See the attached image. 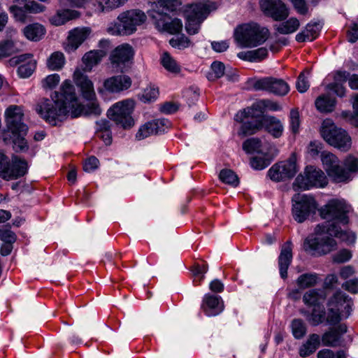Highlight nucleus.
I'll use <instances>...</instances> for the list:
<instances>
[{"instance_id": "19", "label": "nucleus", "mask_w": 358, "mask_h": 358, "mask_svg": "<svg viewBox=\"0 0 358 358\" xmlns=\"http://www.w3.org/2000/svg\"><path fill=\"white\" fill-rule=\"evenodd\" d=\"M134 56V50L129 44L117 46L110 54V60L112 66L117 71H122L125 64L129 62Z\"/></svg>"}, {"instance_id": "2", "label": "nucleus", "mask_w": 358, "mask_h": 358, "mask_svg": "<svg viewBox=\"0 0 358 358\" xmlns=\"http://www.w3.org/2000/svg\"><path fill=\"white\" fill-rule=\"evenodd\" d=\"M4 117L8 130L12 134L13 149L15 152H24L28 150L25 139L28 127L23 122L24 111L20 106L10 105L4 112Z\"/></svg>"}, {"instance_id": "62", "label": "nucleus", "mask_w": 358, "mask_h": 358, "mask_svg": "<svg viewBox=\"0 0 358 358\" xmlns=\"http://www.w3.org/2000/svg\"><path fill=\"white\" fill-rule=\"evenodd\" d=\"M0 238L6 244H12L15 241L16 236L10 229L5 227L0 229Z\"/></svg>"}, {"instance_id": "44", "label": "nucleus", "mask_w": 358, "mask_h": 358, "mask_svg": "<svg viewBox=\"0 0 358 358\" xmlns=\"http://www.w3.org/2000/svg\"><path fill=\"white\" fill-rule=\"evenodd\" d=\"M292 332L296 339L303 338L306 334V327L301 319H294L291 323Z\"/></svg>"}, {"instance_id": "17", "label": "nucleus", "mask_w": 358, "mask_h": 358, "mask_svg": "<svg viewBox=\"0 0 358 358\" xmlns=\"http://www.w3.org/2000/svg\"><path fill=\"white\" fill-rule=\"evenodd\" d=\"M260 6L266 15L275 21H283L289 15V8L281 0H261Z\"/></svg>"}, {"instance_id": "40", "label": "nucleus", "mask_w": 358, "mask_h": 358, "mask_svg": "<svg viewBox=\"0 0 358 358\" xmlns=\"http://www.w3.org/2000/svg\"><path fill=\"white\" fill-rule=\"evenodd\" d=\"M66 62L65 57L62 52L57 51L50 55L47 60V66L51 71H59L63 68Z\"/></svg>"}, {"instance_id": "35", "label": "nucleus", "mask_w": 358, "mask_h": 358, "mask_svg": "<svg viewBox=\"0 0 358 358\" xmlns=\"http://www.w3.org/2000/svg\"><path fill=\"white\" fill-rule=\"evenodd\" d=\"M106 55L103 50H91L83 57V62L85 64L84 71H90L93 66L98 64Z\"/></svg>"}, {"instance_id": "30", "label": "nucleus", "mask_w": 358, "mask_h": 358, "mask_svg": "<svg viewBox=\"0 0 358 358\" xmlns=\"http://www.w3.org/2000/svg\"><path fill=\"white\" fill-rule=\"evenodd\" d=\"M80 13L71 9L58 10L56 13L50 17V22L54 26H61L69 20L78 18Z\"/></svg>"}, {"instance_id": "18", "label": "nucleus", "mask_w": 358, "mask_h": 358, "mask_svg": "<svg viewBox=\"0 0 358 358\" xmlns=\"http://www.w3.org/2000/svg\"><path fill=\"white\" fill-rule=\"evenodd\" d=\"M281 109L282 107L278 102L269 99H262L253 103L251 107L239 111L235 116V120L242 122L245 117H255L256 111L262 113L265 110L278 111Z\"/></svg>"}, {"instance_id": "13", "label": "nucleus", "mask_w": 358, "mask_h": 358, "mask_svg": "<svg viewBox=\"0 0 358 358\" xmlns=\"http://www.w3.org/2000/svg\"><path fill=\"white\" fill-rule=\"evenodd\" d=\"M27 163L17 156H13L11 162L3 153L0 152V177L6 180L17 179L27 171Z\"/></svg>"}, {"instance_id": "49", "label": "nucleus", "mask_w": 358, "mask_h": 358, "mask_svg": "<svg viewBox=\"0 0 358 358\" xmlns=\"http://www.w3.org/2000/svg\"><path fill=\"white\" fill-rule=\"evenodd\" d=\"M261 146V141L257 138H249L243 143V149L247 153L260 152Z\"/></svg>"}, {"instance_id": "20", "label": "nucleus", "mask_w": 358, "mask_h": 358, "mask_svg": "<svg viewBox=\"0 0 358 358\" xmlns=\"http://www.w3.org/2000/svg\"><path fill=\"white\" fill-rule=\"evenodd\" d=\"M73 78L76 85L79 88L83 99L85 100L96 99L94 83L87 75L83 73L80 69H76L74 71Z\"/></svg>"}, {"instance_id": "9", "label": "nucleus", "mask_w": 358, "mask_h": 358, "mask_svg": "<svg viewBox=\"0 0 358 358\" xmlns=\"http://www.w3.org/2000/svg\"><path fill=\"white\" fill-rule=\"evenodd\" d=\"M352 306L351 298L345 293L336 292L328 302V322L336 324L343 317L347 318L352 310Z\"/></svg>"}, {"instance_id": "47", "label": "nucleus", "mask_w": 358, "mask_h": 358, "mask_svg": "<svg viewBox=\"0 0 358 358\" xmlns=\"http://www.w3.org/2000/svg\"><path fill=\"white\" fill-rule=\"evenodd\" d=\"M180 5V0H158L157 2L153 3L152 8H163L166 10H176Z\"/></svg>"}, {"instance_id": "58", "label": "nucleus", "mask_w": 358, "mask_h": 358, "mask_svg": "<svg viewBox=\"0 0 358 358\" xmlns=\"http://www.w3.org/2000/svg\"><path fill=\"white\" fill-rule=\"evenodd\" d=\"M271 164V159L264 157H254L250 161L251 166L256 170H262Z\"/></svg>"}, {"instance_id": "50", "label": "nucleus", "mask_w": 358, "mask_h": 358, "mask_svg": "<svg viewBox=\"0 0 358 358\" xmlns=\"http://www.w3.org/2000/svg\"><path fill=\"white\" fill-rule=\"evenodd\" d=\"M36 68V62L34 59H29L27 62L19 66L17 73L21 78H28L34 72Z\"/></svg>"}, {"instance_id": "26", "label": "nucleus", "mask_w": 358, "mask_h": 358, "mask_svg": "<svg viewBox=\"0 0 358 358\" xmlns=\"http://www.w3.org/2000/svg\"><path fill=\"white\" fill-rule=\"evenodd\" d=\"M344 168L341 166L340 182H348L352 180L355 175L358 173V157L348 155L343 161Z\"/></svg>"}, {"instance_id": "1", "label": "nucleus", "mask_w": 358, "mask_h": 358, "mask_svg": "<svg viewBox=\"0 0 358 358\" xmlns=\"http://www.w3.org/2000/svg\"><path fill=\"white\" fill-rule=\"evenodd\" d=\"M88 101L90 102L86 106L80 103L74 86L70 80H66L62 84L59 92H55L52 100H39L35 110L43 119L52 125H56L57 121L61 122L67 114L73 118L81 115H101L102 110L97 99Z\"/></svg>"}, {"instance_id": "53", "label": "nucleus", "mask_w": 358, "mask_h": 358, "mask_svg": "<svg viewBox=\"0 0 358 358\" xmlns=\"http://www.w3.org/2000/svg\"><path fill=\"white\" fill-rule=\"evenodd\" d=\"M155 131L152 121L148 122L139 128L136 133V138L138 140L144 139L151 135L156 134Z\"/></svg>"}, {"instance_id": "27", "label": "nucleus", "mask_w": 358, "mask_h": 358, "mask_svg": "<svg viewBox=\"0 0 358 358\" xmlns=\"http://www.w3.org/2000/svg\"><path fill=\"white\" fill-rule=\"evenodd\" d=\"M292 259V248L290 241H287L282 247L278 257V266L280 274L282 278L285 279L287 276V269Z\"/></svg>"}, {"instance_id": "21", "label": "nucleus", "mask_w": 358, "mask_h": 358, "mask_svg": "<svg viewBox=\"0 0 358 358\" xmlns=\"http://www.w3.org/2000/svg\"><path fill=\"white\" fill-rule=\"evenodd\" d=\"M317 231H326L331 236H334L345 242L348 245L354 244L357 239L356 234L351 230H343L335 224H317Z\"/></svg>"}, {"instance_id": "29", "label": "nucleus", "mask_w": 358, "mask_h": 358, "mask_svg": "<svg viewBox=\"0 0 358 358\" xmlns=\"http://www.w3.org/2000/svg\"><path fill=\"white\" fill-rule=\"evenodd\" d=\"M262 126L274 138H280L283 133L284 126L277 117L271 115L262 117Z\"/></svg>"}, {"instance_id": "7", "label": "nucleus", "mask_w": 358, "mask_h": 358, "mask_svg": "<svg viewBox=\"0 0 358 358\" xmlns=\"http://www.w3.org/2000/svg\"><path fill=\"white\" fill-rule=\"evenodd\" d=\"M316 236L306 238L303 243V249L313 256H322L331 252L337 248L336 241L326 231H317Z\"/></svg>"}, {"instance_id": "6", "label": "nucleus", "mask_w": 358, "mask_h": 358, "mask_svg": "<svg viewBox=\"0 0 358 358\" xmlns=\"http://www.w3.org/2000/svg\"><path fill=\"white\" fill-rule=\"evenodd\" d=\"M217 7V3L210 1L191 5L186 11L185 29L187 33L189 34H196L201 22L210 12L216 10Z\"/></svg>"}, {"instance_id": "33", "label": "nucleus", "mask_w": 358, "mask_h": 358, "mask_svg": "<svg viewBox=\"0 0 358 358\" xmlns=\"http://www.w3.org/2000/svg\"><path fill=\"white\" fill-rule=\"evenodd\" d=\"M320 344V337L318 334H310L305 343L299 349V355L306 357L314 353Z\"/></svg>"}, {"instance_id": "11", "label": "nucleus", "mask_w": 358, "mask_h": 358, "mask_svg": "<svg viewBox=\"0 0 358 358\" xmlns=\"http://www.w3.org/2000/svg\"><path fill=\"white\" fill-rule=\"evenodd\" d=\"M294 219L302 223L315 213L317 203L311 195L295 194L292 198Z\"/></svg>"}, {"instance_id": "8", "label": "nucleus", "mask_w": 358, "mask_h": 358, "mask_svg": "<svg viewBox=\"0 0 358 358\" xmlns=\"http://www.w3.org/2000/svg\"><path fill=\"white\" fill-rule=\"evenodd\" d=\"M351 210V206L345 200L331 199L321 208L320 215L323 219L331 221V224L347 225Z\"/></svg>"}, {"instance_id": "54", "label": "nucleus", "mask_w": 358, "mask_h": 358, "mask_svg": "<svg viewBox=\"0 0 358 358\" xmlns=\"http://www.w3.org/2000/svg\"><path fill=\"white\" fill-rule=\"evenodd\" d=\"M8 10L13 15L15 20L22 22H24L26 21L27 17V11L24 9V6L23 7H20L17 5H12L8 8Z\"/></svg>"}, {"instance_id": "61", "label": "nucleus", "mask_w": 358, "mask_h": 358, "mask_svg": "<svg viewBox=\"0 0 358 358\" xmlns=\"http://www.w3.org/2000/svg\"><path fill=\"white\" fill-rule=\"evenodd\" d=\"M333 261L336 263H344L352 258V253L348 249H342L333 255Z\"/></svg>"}, {"instance_id": "38", "label": "nucleus", "mask_w": 358, "mask_h": 358, "mask_svg": "<svg viewBox=\"0 0 358 358\" xmlns=\"http://www.w3.org/2000/svg\"><path fill=\"white\" fill-rule=\"evenodd\" d=\"M300 26V22L296 17H291L279 24L275 25V31L280 34H289L295 32Z\"/></svg>"}, {"instance_id": "46", "label": "nucleus", "mask_w": 358, "mask_h": 358, "mask_svg": "<svg viewBox=\"0 0 358 358\" xmlns=\"http://www.w3.org/2000/svg\"><path fill=\"white\" fill-rule=\"evenodd\" d=\"M220 179L224 183L236 187L238 183V178L236 173L230 169H223L219 175Z\"/></svg>"}, {"instance_id": "59", "label": "nucleus", "mask_w": 358, "mask_h": 358, "mask_svg": "<svg viewBox=\"0 0 358 358\" xmlns=\"http://www.w3.org/2000/svg\"><path fill=\"white\" fill-rule=\"evenodd\" d=\"M60 77L58 74L54 73L48 76L42 81L43 87L45 89L55 88L59 83Z\"/></svg>"}, {"instance_id": "28", "label": "nucleus", "mask_w": 358, "mask_h": 358, "mask_svg": "<svg viewBox=\"0 0 358 358\" xmlns=\"http://www.w3.org/2000/svg\"><path fill=\"white\" fill-rule=\"evenodd\" d=\"M346 331L347 327L345 324H340L336 327L331 329L322 335L321 338L322 344L325 346H338L341 343L342 335L346 333Z\"/></svg>"}, {"instance_id": "23", "label": "nucleus", "mask_w": 358, "mask_h": 358, "mask_svg": "<svg viewBox=\"0 0 358 358\" xmlns=\"http://www.w3.org/2000/svg\"><path fill=\"white\" fill-rule=\"evenodd\" d=\"M90 34V29L86 27L75 28L69 32L66 43L64 49L68 52H71L78 49V48L87 39Z\"/></svg>"}, {"instance_id": "15", "label": "nucleus", "mask_w": 358, "mask_h": 358, "mask_svg": "<svg viewBox=\"0 0 358 358\" xmlns=\"http://www.w3.org/2000/svg\"><path fill=\"white\" fill-rule=\"evenodd\" d=\"M298 171L294 155L287 160L273 164L268 171V176L275 182H280L292 178Z\"/></svg>"}, {"instance_id": "57", "label": "nucleus", "mask_w": 358, "mask_h": 358, "mask_svg": "<svg viewBox=\"0 0 358 358\" xmlns=\"http://www.w3.org/2000/svg\"><path fill=\"white\" fill-rule=\"evenodd\" d=\"M169 43L173 48L184 49L190 46L191 41L185 35H181L180 36L171 38L169 41Z\"/></svg>"}, {"instance_id": "64", "label": "nucleus", "mask_w": 358, "mask_h": 358, "mask_svg": "<svg viewBox=\"0 0 358 358\" xmlns=\"http://www.w3.org/2000/svg\"><path fill=\"white\" fill-rule=\"evenodd\" d=\"M317 358H345L343 351H338L334 353L329 349H323L320 350L317 355Z\"/></svg>"}, {"instance_id": "4", "label": "nucleus", "mask_w": 358, "mask_h": 358, "mask_svg": "<svg viewBox=\"0 0 358 358\" xmlns=\"http://www.w3.org/2000/svg\"><path fill=\"white\" fill-rule=\"evenodd\" d=\"M320 131L323 139L330 145L344 152L350 149L351 137L345 130L338 127L331 119L322 122Z\"/></svg>"}, {"instance_id": "10", "label": "nucleus", "mask_w": 358, "mask_h": 358, "mask_svg": "<svg viewBox=\"0 0 358 358\" xmlns=\"http://www.w3.org/2000/svg\"><path fill=\"white\" fill-rule=\"evenodd\" d=\"M328 183L324 173L313 166H307L303 173L299 174L293 183L294 189H309L313 187L322 188Z\"/></svg>"}, {"instance_id": "36", "label": "nucleus", "mask_w": 358, "mask_h": 358, "mask_svg": "<svg viewBox=\"0 0 358 358\" xmlns=\"http://www.w3.org/2000/svg\"><path fill=\"white\" fill-rule=\"evenodd\" d=\"M238 57L249 62H260L268 56V50L266 48H259L253 50L238 52Z\"/></svg>"}, {"instance_id": "25", "label": "nucleus", "mask_w": 358, "mask_h": 358, "mask_svg": "<svg viewBox=\"0 0 358 358\" xmlns=\"http://www.w3.org/2000/svg\"><path fill=\"white\" fill-rule=\"evenodd\" d=\"M201 308L208 316L218 315L223 310V303L219 296L206 294L203 299Z\"/></svg>"}, {"instance_id": "60", "label": "nucleus", "mask_w": 358, "mask_h": 358, "mask_svg": "<svg viewBox=\"0 0 358 358\" xmlns=\"http://www.w3.org/2000/svg\"><path fill=\"white\" fill-rule=\"evenodd\" d=\"M152 122L156 134L164 132L171 125L170 122L166 119H157Z\"/></svg>"}, {"instance_id": "14", "label": "nucleus", "mask_w": 358, "mask_h": 358, "mask_svg": "<svg viewBox=\"0 0 358 358\" xmlns=\"http://www.w3.org/2000/svg\"><path fill=\"white\" fill-rule=\"evenodd\" d=\"M165 8H160L158 9L152 8L148 12L149 16L154 20V23L158 30L166 31L171 34L179 33L182 29V22L178 18L173 19L169 22V19L168 12Z\"/></svg>"}, {"instance_id": "22", "label": "nucleus", "mask_w": 358, "mask_h": 358, "mask_svg": "<svg viewBox=\"0 0 358 358\" xmlns=\"http://www.w3.org/2000/svg\"><path fill=\"white\" fill-rule=\"evenodd\" d=\"M321 161L329 176L336 182H340L341 166L338 158L331 152L324 151L321 154Z\"/></svg>"}, {"instance_id": "12", "label": "nucleus", "mask_w": 358, "mask_h": 358, "mask_svg": "<svg viewBox=\"0 0 358 358\" xmlns=\"http://www.w3.org/2000/svg\"><path fill=\"white\" fill-rule=\"evenodd\" d=\"M135 103L131 99H125L113 104L107 112L108 118L123 128H129L134 124L131 113Z\"/></svg>"}, {"instance_id": "41", "label": "nucleus", "mask_w": 358, "mask_h": 358, "mask_svg": "<svg viewBox=\"0 0 358 358\" xmlns=\"http://www.w3.org/2000/svg\"><path fill=\"white\" fill-rule=\"evenodd\" d=\"M161 64L166 71L171 73L177 74L180 72V66L168 52H164L162 55Z\"/></svg>"}, {"instance_id": "34", "label": "nucleus", "mask_w": 358, "mask_h": 358, "mask_svg": "<svg viewBox=\"0 0 358 358\" xmlns=\"http://www.w3.org/2000/svg\"><path fill=\"white\" fill-rule=\"evenodd\" d=\"M45 27L39 23H32L26 26L23 30L24 36L29 41H38L45 34Z\"/></svg>"}, {"instance_id": "52", "label": "nucleus", "mask_w": 358, "mask_h": 358, "mask_svg": "<svg viewBox=\"0 0 358 358\" xmlns=\"http://www.w3.org/2000/svg\"><path fill=\"white\" fill-rule=\"evenodd\" d=\"M224 65L220 62H214L211 64V73H209L208 78L209 80H214L220 78L224 74Z\"/></svg>"}, {"instance_id": "3", "label": "nucleus", "mask_w": 358, "mask_h": 358, "mask_svg": "<svg viewBox=\"0 0 358 358\" xmlns=\"http://www.w3.org/2000/svg\"><path fill=\"white\" fill-rule=\"evenodd\" d=\"M268 29L254 22L238 26L234 31V39L242 48H252L262 45L268 39Z\"/></svg>"}, {"instance_id": "48", "label": "nucleus", "mask_w": 358, "mask_h": 358, "mask_svg": "<svg viewBox=\"0 0 358 358\" xmlns=\"http://www.w3.org/2000/svg\"><path fill=\"white\" fill-rule=\"evenodd\" d=\"M158 95V88L154 85H150L144 90L140 99L144 103H149L155 101Z\"/></svg>"}, {"instance_id": "37", "label": "nucleus", "mask_w": 358, "mask_h": 358, "mask_svg": "<svg viewBox=\"0 0 358 358\" xmlns=\"http://www.w3.org/2000/svg\"><path fill=\"white\" fill-rule=\"evenodd\" d=\"M315 105L321 113H331L335 108L336 99L329 94H322L316 99Z\"/></svg>"}, {"instance_id": "51", "label": "nucleus", "mask_w": 358, "mask_h": 358, "mask_svg": "<svg viewBox=\"0 0 358 358\" xmlns=\"http://www.w3.org/2000/svg\"><path fill=\"white\" fill-rule=\"evenodd\" d=\"M17 51L14 42L11 40H6L0 43V55L1 57H7Z\"/></svg>"}, {"instance_id": "16", "label": "nucleus", "mask_w": 358, "mask_h": 358, "mask_svg": "<svg viewBox=\"0 0 358 358\" xmlns=\"http://www.w3.org/2000/svg\"><path fill=\"white\" fill-rule=\"evenodd\" d=\"M256 90H264L276 96H283L289 92V85L281 78L266 77L257 80L254 85Z\"/></svg>"}, {"instance_id": "43", "label": "nucleus", "mask_w": 358, "mask_h": 358, "mask_svg": "<svg viewBox=\"0 0 358 358\" xmlns=\"http://www.w3.org/2000/svg\"><path fill=\"white\" fill-rule=\"evenodd\" d=\"M127 0H98V10L106 12L117 8L123 5Z\"/></svg>"}, {"instance_id": "56", "label": "nucleus", "mask_w": 358, "mask_h": 358, "mask_svg": "<svg viewBox=\"0 0 358 358\" xmlns=\"http://www.w3.org/2000/svg\"><path fill=\"white\" fill-rule=\"evenodd\" d=\"M299 113L296 109H292L289 114V127L294 134L299 131L300 127Z\"/></svg>"}, {"instance_id": "63", "label": "nucleus", "mask_w": 358, "mask_h": 358, "mask_svg": "<svg viewBox=\"0 0 358 358\" xmlns=\"http://www.w3.org/2000/svg\"><path fill=\"white\" fill-rule=\"evenodd\" d=\"M296 87L297 90L301 93L306 92L309 88L310 85L308 80V76H306L304 72L301 73L299 76Z\"/></svg>"}, {"instance_id": "45", "label": "nucleus", "mask_w": 358, "mask_h": 358, "mask_svg": "<svg viewBox=\"0 0 358 358\" xmlns=\"http://www.w3.org/2000/svg\"><path fill=\"white\" fill-rule=\"evenodd\" d=\"M325 312L320 306L315 307L311 314L307 316V320L313 326H317L322 323L324 319Z\"/></svg>"}, {"instance_id": "55", "label": "nucleus", "mask_w": 358, "mask_h": 358, "mask_svg": "<svg viewBox=\"0 0 358 358\" xmlns=\"http://www.w3.org/2000/svg\"><path fill=\"white\" fill-rule=\"evenodd\" d=\"M24 9L29 13L38 14L43 13L46 10V7L34 0H28L24 3Z\"/></svg>"}, {"instance_id": "24", "label": "nucleus", "mask_w": 358, "mask_h": 358, "mask_svg": "<svg viewBox=\"0 0 358 358\" xmlns=\"http://www.w3.org/2000/svg\"><path fill=\"white\" fill-rule=\"evenodd\" d=\"M132 83L129 76L118 75L106 79L103 82L104 89L111 93H119L128 90Z\"/></svg>"}, {"instance_id": "32", "label": "nucleus", "mask_w": 358, "mask_h": 358, "mask_svg": "<svg viewBox=\"0 0 358 358\" xmlns=\"http://www.w3.org/2000/svg\"><path fill=\"white\" fill-rule=\"evenodd\" d=\"M320 24L317 22L308 23L305 29L296 36L298 42L312 41L317 38L320 30Z\"/></svg>"}, {"instance_id": "39", "label": "nucleus", "mask_w": 358, "mask_h": 358, "mask_svg": "<svg viewBox=\"0 0 358 358\" xmlns=\"http://www.w3.org/2000/svg\"><path fill=\"white\" fill-rule=\"evenodd\" d=\"M248 117H244L243 120L241 122L243 124L238 131V136H244L247 135H251L262 129V118L255 122L248 121L244 122L245 119ZM238 122H241L240 121Z\"/></svg>"}, {"instance_id": "5", "label": "nucleus", "mask_w": 358, "mask_h": 358, "mask_svg": "<svg viewBox=\"0 0 358 358\" xmlns=\"http://www.w3.org/2000/svg\"><path fill=\"white\" fill-rule=\"evenodd\" d=\"M146 20L145 14L139 10H131L122 13L117 18V22L108 28V31L113 35H130L136 30V27L143 24Z\"/></svg>"}, {"instance_id": "31", "label": "nucleus", "mask_w": 358, "mask_h": 358, "mask_svg": "<svg viewBox=\"0 0 358 358\" xmlns=\"http://www.w3.org/2000/svg\"><path fill=\"white\" fill-rule=\"evenodd\" d=\"M327 294L323 289H312L303 296V301L309 306L317 307L325 300Z\"/></svg>"}, {"instance_id": "42", "label": "nucleus", "mask_w": 358, "mask_h": 358, "mask_svg": "<svg viewBox=\"0 0 358 358\" xmlns=\"http://www.w3.org/2000/svg\"><path fill=\"white\" fill-rule=\"evenodd\" d=\"M319 280L316 273H305L301 275L297 279V285L301 289L313 287Z\"/></svg>"}]
</instances>
